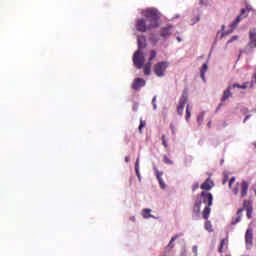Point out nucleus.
Masks as SVG:
<instances>
[{"mask_svg": "<svg viewBox=\"0 0 256 256\" xmlns=\"http://www.w3.org/2000/svg\"><path fill=\"white\" fill-rule=\"evenodd\" d=\"M154 170H155L156 177L159 181V185L161 189H165V182L163 181V172H160L159 170H157V167H155Z\"/></svg>", "mask_w": 256, "mask_h": 256, "instance_id": "obj_16", "label": "nucleus"}, {"mask_svg": "<svg viewBox=\"0 0 256 256\" xmlns=\"http://www.w3.org/2000/svg\"><path fill=\"white\" fill-rule=\"evenodd\" d=\"M222 29H225V26H222Z\"/></svg>", "mask_w": 256, "mask_h": 256, "instance_id": "obj_50", "label": "nucleus"}, {"mask_svg": "<svg viewBox=\"0 0 256 256\" xmlns=\"http://www.w3.org/2000/svg\"><path fill=\"white\" fill-rule=\"evenodd\" d=\"M197 189H199V184H195L192 188V191H197Z\"/></svg>", "mask_w": 256, "mask_h": 256, "instance_id": "obj_39", "label": "nucleus"}, {"mask_svg": "<svg viewBox=\"0 0 256 256\" xmlns=\"http://www.w3.org/2000/svg\"><path fill=\"white\" fill-rule=\"evenodd\" d=\"M200 1V5H205V0H199Z\"/></svg>", "mask_w": 256, "mask_h": 256, "instance_id": "obj_44", "label": "nucleus"}, {"mask_svg": "<svg viewBox=\"0 0 256 256\" xmlns=\"http://www.w3.org/2000/svg\"><path fill=\"white\" fill-rule=\"evenodd\" d=\"M227 181H229V176L224 175L223 180H222V184L225 185V183H227Z\"/></svg>", "mask_w": 256, "mask_h": 256, "instance_id": "obj_33", "label": "nucleus"}, {"mask_svg": "<svg viewBox=\"0 0 256 256\" xmlns=\"http://www.w3.org/2000/svg\"><path fill=\"white\" fill-rule=\"evenodd\" d=\"M192 250H193V253H195V254L197 255V246H194V247L192 248Z\"/></svg>", "mask_w": 256, "mask_h": 256, "instance_id": "obj_40", "label": "nucleus"}, {"mask_svg": "<svg viewBox=\"0 0 256 256\" xmlns=\"http://www.w3.org/2000/svg\"><path fill=\"white\" fill-rule=\"evenodd\" d=\"M243 211H246L247 219H253V204L249 200L243 201Z\"/></svg>", "mask_w": 256, "mask_h": 256, "instance_id": "obj_8", "label": "nucleus"}, {"mask_svg": "<svg viewBox=\"0 0 256 256\" xmlns=\"http://www.w3.org/2000/svg\"><path fill=\"white\" fill-rule=\"evenodd\" d=\"M225 249H227V240L222 239L220 242V245L218 247V251H219V253H223V251H225Z\"/></svg>", "mask_w": 256, "mask_h": 256, "instance_id": "obj_18", "label": "nucleus"}, {"mask_svg": "<svg viewBox=\"0 0 256 256\" xmlns=\"http://www.w3.org/2000/svg\"><path fill=\"white\" fill-rule=\"evenodd\" d=\"M125 162H126V163H129V158H128V156L125 157Z\"/></svg>", "mask_w": 256, "mask_h": 256, "instance_id": "obj_46", "label": "nucleus"}, {"mask_svg": "<svg viewBox=\"0 0 256 256\" xmlns=\"http://www.w3.org/2000/svg\"><path fill=\"white\" fill-rule=\"evenodd\" d=\"M237 39H239V36H232L231 39L227 41L226 45H229V43H233V41H237Z\"/></svg>", "mask_w": 256, "mask_h": 256, "instance_id": "obj_28", "label": "nucleus"}, {"mask_svg": "<svg viewBox=\"0 0 256 256\" xmlns=\"http://www.w3.org/2000/svg\"><path fill=\"white\" fill-rule=\"evenodd\" d=\"M249 87V82H245L241 85V89H247Z\"/></svg>", "mask_w": 256, "mask_h": 256, "instance_id": "obj_34", "label": "nucleus"}, {"mask_svg": "<svg viewBox=\"0 0 256 256\" xmlns=\"http://www.w3.org/2000/svg\"><path fill=\"white\" fill-rule=\"evenodd\" d=\"M249 115H247L246 117H245V119H244V123H247V120L249 119Z\"/></svg>", "mask_w": 256, "mask_h": 256, "instance_id": "obj_43", "label": "nucleus"}, {"mask_svg": "<svg viewBox=\"0 0 256 256\" xmlns=\"http://www.w3.org/2000/svg\"><path fill=\"white\" fill-rule=\"evenodd\" d=\"M155 100H156V98L154 97V98L152 99V103L154 104V109L157 108V105H155Z\"/></svg>", "mask_w": 256, "mask_h": 256, "instance_id": "obj_41", "label": "nucleus"}, {"mask_svg": "<svg viewBox=\"0 0 256 256\" xmlns=\"http://www.w3.org/2000/svg\"><path fill=\"white\" fill-rule=\"evenodd\" d=\"M254 147L256 148V142L254 143Z\"/></svg>", "mask_w": 256, "mask_h": 256, "instance_id": "obj_49", "label": "nucleus"}, {"mask_svg": "<svg viewBox=\"0 0 256 256\" xmlns=\"http://www.w3.org/2000/svg\"><path fill=\"white\" fill-rule=\"evenodd\" d=\"M239 191L241 197H246L247 191H249V183L243 181L242 183H237L236 186L232 188V193H234V195H239Z\"/></svg>", "mask_w": 256, "mask_h": 256, "instance_id": "obj_4", "label": "nucleus"}, {"mask_svg": "<svg viewBox=\"0 0 256 256\" xmlns=\"http://www.w3.org/2000/svg\"><path fill=\"white\" fill-rule=\"evenodd\" d=\"M235 183V177H232L230 180H229V189H231L233 187V184Z\"/></svg>", "mask_w": 256, "mask_h": 256, "instance_id": "obj_31", "label": "nucleus"}, {"mask_svg": "<svg viewBox=\"0 0 256 256\" xmlns=\"http://www.w3.org/2000/svg\"><path fill=\"white\" fill-rule=\"evenodd\" d=\"M177 239H179V234H176V235H174L172 238H171V240H170V242H169V244H168V247H170V249H173V243H175V241H177Z\"/></svg>", "mask_w": 256, "mask_h": 256, "instance_id": "obj_21", "label": "nucleus"}, {"mask_svg": "<svg viewBox=\"0 0 256 256\" xmlns=\"http://www.w3.org/2000/svg\"><path fill=\"white\" fill-rule=\"evenodd\" d=\"M207 126L211 128V121L208 122Z\"/></svg>", "mask_w": 256, "mask_h": 256, "instance_id": "obj_48", "label": "nucleus"}, {"mask_svg": "<svg viewBox=\"0 0 256 256\" xmlns=\"http://www.w3.org/2000/svg\"><path fill=\"white\" fill-rule=\"evenodd\" d=\"M176 39H177L178 43H181V37L178 36Z\"/></svg>", "mask_w": 256, "mask_h": 256, "instance_id": "obj_45", "label": "nucleus"}, {"mask_svg": "<svg viewBox=\"0 0 256 256\" xmlns=\"http://www.w3.org/2000/svg\"><path fill=\"white\" fill-rule=\"evenodd\" d=\"M203 119H204V115L203 114H199L198 117H197L198 125H201L203 123Z\"/></svg>", "mask_w": 256, "mask_h": 256, "instance_id": "obj_27", "label": "nucleus"}, {"mask_svg": "<svg viewBox=\"0 0 256 256\" xmlns=\"http://www.w3.org/2000/svg\"><path fill=\"white\" fill-rule=\"evenodd\" d=\"M142 217H144V219H149V218L153 217V215H151V209L145 208L142 211Z\"/></svg>", "mask_w": 256, "mask_h": 256, "instance_id": "obj_20", "label": "nucleus"}, {"mask_svg": "<svg viewBox=\"0 0 256 256\" xmlns=\"http://www.w3.org/2000/svg\"><path fill=\"white\" fill-rule=\"evenodd\" d=\"M136 175H137L139 181H141V172H139V170H136Z\"/></svg>", "mask_w": 256, "mask_h": 256, "instance_id": "obj_38", "label": "nucleus"}, {"mask_svg": "<svg viewBox=\"0 0 256 256\" xmlns=\"http://www.w3.org/2000/svg\"><path fill=\"white\" fill-rule=\"evenodd\" d=\"M235 28H232L231 27V30H228L227 32H224V33H222V37H225V35H230V33H233V30H234Z\"/></svg>", "mask_w": 256, "mask_h": 256, "instance_id": "obj_32", "label": "nucleus"}, {"mask_svg": "<svg viewBox=\"0 0 256 256\" xmlns=\"http://www.w3.org/2000/svg\"><path fill=\"white\" fill-rule=\"evenodd\" d=\"M133 63L137 69H143V65H145V56L143 52L137 50L133 56Z\"/></svg>", "mask_w": 256, "mask_h": 256, "instance_id": "obj_5", "label": "nucleus"}, {"mask_svg": "<svg viewBox=\"0 0 256 256\" xmlns=\"http://www.w3.org/2000/svg\"><path fill=\"white\" fill-rule=\"evenodd\" d=\"M147 125V122H145L143 119L140 120V125L138 127L139 133H143V128Z\"/></svg>", "mask_w": 256, "mask_h": 256, "instance_id": "obj_25", "label": "nucleus"}, {"mask_svg": "<svg viewBox=\"0 0 256 256\" xmlns=\"http://www.w3.org/2000/svg\"><path fill=\"white\" fill-rule=\"evenodd\" d=\"M232 89H235L237 87V89H241V84H233L232 86Z\"/></svg>", "mask_w": 256, "mask_h": 256, "instance_id": "obj_35", "label": "nucleus"}, {"mask_svg": "<svg viewBox=\"0 0 256 256\" xmlns=\"http://www.w3.org/2000/svg\"><path fill=\"white\" fill-rule=\"evenodd\" d=\"M231 89H232V87L228 86V88L226 90H224L219 107H221V105H223V103H225V101H227V99H229L230 97H233V93H231Z\"/></svg>", "mask_w": 256, "mask_h": 256, "instance_id": "obj_13", "label": "nucleus"}, {"mask_svg": "<svg viewBox=\"0 0 256 256\" xmlns=\"http://www.w3.org/2000/svg\"><path fill=\"white\" fill-rule=\"evenodd\" d=\"M142 15L145 18H139L136 20V31L140 33H147L152 29L159 27V12L156 9L148 8L142 11Z\"/></svg>", "mask_w": 256, "mask_h": 256, "instance_id": "obj_1", "label": "nucleus"}, {"mask_svg": "<svg viewBox=\"0 0 256 256\" xmlns=\"http://www.w3.org/2000/svg\"><path fill=\"white\" fill-rule=\"evenodd\" d=\"M155 57H157V51L151 50L150 51V58H149L148 63H153V60L155 59Z\"/></svg>", "mask_w": 256, "mask_h": 256, "instance_id": "obj_23", "label": "nucleus"}, {"mask_svg": "<svg viewBox=\"0 0 256 256\" xmlns=\"http://www.w3.org/2000/svg\"><path fill=\"white\" fill-rule=\"evenodd\" d=\"M205 229H206V231H209L210 233H211V231H213V225L211 224V221L205 222Z\"/></svg>", "mask_w": 256, "mask_h": 256, "instance_id": "obj_24", "label": "nucleus"}, {"mask_svg": "<svg viewBox=\"0 0 256 256\" xmlns=\"http://www.w3.org/2000/svg\"><path fill=\"white\" fill-rule=\"evenodd\" d=\"M188 99H189V96L187 94V91L184 90L182 93V96L179 99V105L177 107L178 115H183V111H185V105H187Z\"/></svg>", "mask_w": 256, "mask_h": 256, "instance_id": "obj_7", "label": "nucleus"}, {"mask_svg": "<svg viewBox=\"0 0 256 256\" xmlns=\"http://www.w3.org/2000/svg\"><path fill=\"white\" fill-rule=\"evenodd\" d=\"M163 162L166 163V165H173V160L169 159L168 156L163 157Z\"/></svg>", "mask_w": 256, "mask_h": 256, "instance_id": "obj_26", "label": "nucleus"}, {"mask_svg": "<svg viewBox=\"0 0 256 256\" xmlns=\"http://www.w3.org/2000/svg\"><path fill=\"white\" fill-rule=\"evenodd\" d=\"M191 119V106L187 104L186 106V121H189Z\"/></svg>", "mask_w": 256, "mask_h": 256, "instance_id": "obj_22", "label": "nucleus"}, {"mask_svg": "<svg viewBox=\"0 0 256 256\" xmlns=\"http://www.w3.org/2000/svg\"><path fill=\"white\" fill-rule=\"evenodd\" d=\"M249 11H251V8H249V6H247L246 9L242 8L240 10V15H238L236 17L235 21L230 24V27L232 29H236L237 26L239 25V23H241V21H243V19H247V17H249Z\"/></svg>", "mask_w": 256, "mask_h": 256, "instance_id": "obj_3", "label": "nucleus"}, {"mask_svg": "<svg viewBox=\"0 0 256 256\" xmlns=\"http://www.w3.org/2000/svg\"><path fill=\"white\" fill-rule=\"evenodd\" d=\"M171 29H173L171 24L166 25L160 30V36H162L163 39H167V37L171 36Z\"/></svg>", "mask_w": 256, "mask_h": 256, "instance_id": "obj_12", "label": "nucleus"}, {"mask_svg": "<svg viewBox=\"0 0 256 256\" xmlns=\"http://www.w3.org/2000/svg\"><path fill=\"white\" fill-rule=\"evenodd\" d=\"M207 69H209V65L207 63H204L201 70H200V77L205 82V73H207Z\"/></svg>", "mask_w": 256, "mask_h": 256, "instance_id": "obj_17", "label": "nucleus"}, {"mask_svg": "<svg viewBox=\"0 0 256 256\" xmlns=\"http://www.w3.org/2000/svg\"><path fill=\"white\" fill-rule=\"evenodd\" d=\"M145 85H146V82L143 78H136L132 83V89L134 91H139V89H141V87H145Z\"/></svg>", "mask_w": 256, "mask_h": 256, "instance_id": "obj_10", "label": "nucleus"}, {"mask_svg": "<svg viewBox=\"0 0 256 256\" xmlns=\"http://www.w3.org/2000/svg\"><path fill=\"white\" fill-rule=\"evenodd\" d=\"M138 51H141L147 47V39L145 36H138Z\"/></svg>", "mask_w": 256, "mask_h": 256, "instance_id": "obj_14", "label": "nucleus"}, {"mask_svg": "<svg viewBox=\"0 0 256 256\" xmlns=\"http://www.w3.org/2000/svg\"><path fill=\"white\" fill-rule=\"evenodd\" d=\"M133 111H137V105L133 106Z\"/></svg>", "mask_w": 256, "mask_h": 256, "instance_id": "obj_47", "label": "nucleus"}, {"mask_svg": "<svg viewBox=\"0 0 256 256\" xmlns=\"http://www.w3.org/2000/svg\"><path fill=\"white\" fill-rule=\"evenodd\" d=\"M170 129L172 131V135H175V126L173 124L170 125Z\"/></svg>", "mask_w": 256, "mask_h": 256, "instance_id": "obj_36", "label": "nucleus"}, {"mask_svg": "<svg viewBox=\"0 0 256 256\" xmlns=\"http://www.w3.org/2000/svg\"><path fill=\"white\" fill-rule=\"evenodd\" d=\"M167 67H169V63L167 62H158L154 65V73L157 77H163L165 75V71H167Z\"/></svg>", "mask_w": 256, "mask_h": 256, "instance_id": "obj_6", "label": "nucleus"}, {"mask_svg": "<svg viewBox=\"0 0 256 256\" xmlns=\"http://www.w3.org/2000/svg\"><path fill=\"white\" fill-rule=\"evenodd\" d=\"M253 85H255V82H254V81H251V82H250V89H253Z\"/></svg>", "mask_w": 256, "mask_h": 256, "instance_id": "obj_42", "label": "nucleus"}, {"mask_svg": "<svg viewBox=\"0 0 256 256\" xmlns=\"http://www.w3.org/2000/svg\"><path fill=\"white\" fill-rule=\"evenodd\" d=\"M153 66V62H148L144 66V75H151V67Z\"/></svg>", "mask_w": 256, "mask_h": 256, "instance_id": "obj_19", "label": "nucleus"}, {"mask_svg": "<svg viewBox=\"0 0 256 256\" xmlns=\"http://www.w3.org/2000/svg\"><path fill=\"white\" fill-rule=\"evenodd\" d=\"M215 187V183H213V180L211 178L206 179L200 186V189L203 191H211V188Z\"/></svg>", "mask_w": 256, "mask_h": 256, "instance_id": "obj_11", "label": "nucleus"}, {"mask_svg": "<svg viewBox=\"0 0 256 256\" xmlns=\"http://www.w3.org/2000/svg\"><path fill=\"white\" fill-rule=\"evenodd\" d=\"M150 40L152 41V43H157L159 41V39L155 37V34H151Z\"/></svg>", "mask_w": 256, "mask_h": 256, "instance_id": "obj_30", "label": "nucleus"}, {"mask_svg": "<svg viewBox=\"0 0 256 256\" xmlns=\"http://www.w3.org/2000/svg\"><path fill=\"white\" fill-rule=\"evenodd\" d=\"M137 170H139V159H137L135 163V171Z\"/></svg>", "mask_w": 256, "mask_h": 256, "instance_id": "obj_37", "label": "nucleus"}, {"mask_svg": "<svg viewBox=\"0 0 256 256\" xmlns=\"http://www.w3.org/2000/svg\"><path fill=\"white\" fill-rule=\"evenodd\" d=\"M162 145L167 148L168 144H167V138L165 137V135H162Z\"/></svg>", "mask_w": 256, "mask_h": 256, "instance_id": "obj_29", "label": "nucleus"}, {"mask_svg": "<svg viewBox=\"0 0 256 256\" xmlns=\"http://www.w3.org/2000/svg\"><path fill=\"white\" fill-rule=\"evenodd\" d=\"M204 203L205 208L203 210V219H209V215H211V207L213 206V194L210 192L202 191L200 194V198H197L193 205V213L195 217H199L201 214V205Z\"/></svg>", "mask_w": 256, "mask_h": 256, "instance_id": "obj_2", "label": "nucleus"}, {"mask_svg": "<svg viewBox=\"0 0 256 256\" xmlns=\"http://www.w3.org/2000/svg\"><path fill=\"white\" fill-rule=\"evenodd\" d=\"M246 247L251 249L253 247V229L248 228L245 234Z\"/></svg>", "mask_w": 256, "mask_h": 256, "instance_id": "obj_9", "label": "nucleus"}, {"mask_svg": "<svg viewBox=\"0 0 256 256\" xmlns=\"http://www.w3.org/2000/svg\"><path fill=\"white\" fill-rule=\"evenodd\" d=\"M242 217H243V208H240L237 211V216L232 218L231 225H237V223H240Z\"/></svg>", "mask_w": 256, "mask_h": 256, "instance_id": "obj_15", "label": "nucleus"}]
</instances>
